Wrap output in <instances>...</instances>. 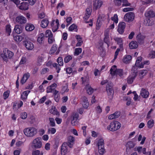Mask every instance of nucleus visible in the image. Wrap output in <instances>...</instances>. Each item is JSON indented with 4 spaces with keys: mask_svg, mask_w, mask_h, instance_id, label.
I'll return each mask as SVG.
<instances>
[{
    "mask_svg": "<svg viewBox=\"0 0 155 155\" xmlns=\"http://www.w3.org/2000/svg\"><path fill=\"white\" fill-rule=\"evenodd\" d=\"M23 132L25 135L28 137L35 136L38 133L37 129L34 127H28L25 128Z\"/></svg>",
    "mask_w": 155,
    "mask_h": 155,
    "instance_id": "1",
    "label": "nucleus"
},
{
    "mask_svg": "<svg viewBox=\"0 0 155 155\" xmlns=\"http://www.w3.org/2000/svg\"><path fill=\"white\" fill-rule=\"evenodd\" d=\"M121 127L120 123L117 121L111 122L110 124L107 126V129L110 131H114L119 129Z\"/></svg>",
    "mask_w": 155,
    "mask_h": 155,
    "instance_id": "2",
    "label": "nucleus"
},
{
    "mask_svg": "<svg viewBox=\"0 0 155 155\" xmlns=\"http://www.w3.org/2000/svg\"><path fill=\"white\" fill-rule=\"evenodd\" d=\"M41 139L40 137H37L34 139L31 143V147L35 149H40L42 146Z\"/></svg>",
    "mask_w": 155,
    "mask_h": 155,
    "instance_id": "3",
    "label": "nucleus"
},
{
    "mask_svg": "<svg viewBox=\"0 0 155 155\" xmlns=\"http://www.w3.org/2000/svg\"><path fill=\"white\" fill-rule=\"evenodd\" d=\"M110 74L111 75L114 76L116 75H118L120 77H121L123 75V72L122 69H117L116 65L112 66L110 70Z\"/></svg>",
    "mask_w": 155,
    "mask_h": 155,
    "instance_id": "4",
    "label": "nucleus"
},
{
    "mask_svg": "<svg viewBox=\"0 0 155 155\" xmlns=\"http://www.w3.org/2000/svg\"><path fill=\"white\" fill-rule=\"evenodd\" d=\"M13 53L8 50L7 48L4 49L3 53L1 54L0 57L4 60H6L7 58H10L13 56Z\"/></svg>",
    "mask_w": 155,
    "mask_h": 155,
    "instance_id": "5",
    "label": "nucleus"
},
{
    "mask_svg": "<svg viewBox=\"0 0 155 155\" xmlns=\"http://www.w3.org/2000/svg\"><path fill=\"white\" fill-rule=\"evenodd\" d=\"M135 15L134 13L130 12L126 13L124 16L125 21L130 22L133 21L134 19Z\"/></svg>",
    "mask_w": 155,
    "mask_h": 155,
    "instance_id": "6",
    "label": "nucleus"
},
{
    "mask_svg": "<svg viewBox=\"0 0 155 155\" xmlns=\"http://www.w3.org/2000/svg\"><path fill=\"white\" fill-rule=\"evenodd\" d=\"M97 145L99 154L101 155L103 154L105 151L103 140L102 139H100L98 141Z\"/></svg>",
    "mask_w": 155,
    "mask_h": 155,
    "instance_id": "7",
    "label": "nucleus"
},
{
    "mask_svg": "<svg viewBox=\"0 0 155 155\" xmlns=\"http://www.w3.org/2000/svg\"><path fill=\"white\" fill-rule=\"evenodd\" d=\"M57 61L59 65L56 63H54L52 64V66L53 67L55 68L57 72L58 73L61 70L59 65L63 66V60L62 57H58L57 60Z\"/></svg>",
    "mask_w": 155,
    "mask_h": 155,
    "instance_id": "8",
    "label": "nucleus"
},
{
    "mask_svg": "<svg viewBox=\"0 0 155 155\" xmlns=\"http://www.w3.org/2000/svg\"><path fill=\"white\" fill-rule=\"evenodd\" d=\"M78 114L77 113H74L70 117L71 123L73 126H75L78 123Z\"/></svg>",
    "mask_w": 155,
    "mask_h": 155,
    "instance_id": "9",
    "label": "nucleus"
},
{
    "mask_svg": "<svg viewBox=\"0 0 155 155\" xmlns=\"http://www.w3.org/2000/svg\"><path fill=\"white\" fill-rule=\"evenodd\" d=\"M103 4V2L101 0H94L93 1V8L97 10L99 9Z\"/></svg>",
    "mask_w": 155,
    "mask_h": 155,
    "instance_id": "10",
    "label": "nucleus"
},
{
    "mask_svg": "<svg viewBox=\"0 0 155 155\" xmlns=\"http://www.w3.org/2000/svg\"><path fill=\"white\" fill-rule=\"evenodd\" d=\"M59 25V21L58 19H56L55 21L54 20H52L51 23V26L52 30L53 32L56 31L57 30Z\"/></svg>",
    "mask_w": 155,
    "mask_h": 155,
    "instance_id": "11",
    "label": "nucleus"
},
{
    "mask_svg": "<svg viewBox=\"0 0 155 155\" xmlns=\"http://www.w3.org/2000/svg\"><path fill=\"white\" fill-rule=\"evenodd\" d=\"M15 21L18 24H23L27 21L26 18L22 15H19L17 16L15 18Z\"/></svg>",
    "mask_w": 155,
    "mask_h": 155,
    "instance_id": "12",
    "label": "nucleus"
},
{
    "mask_svg": "<svg viewBox=\"0 0 155 155\" xmlns=\"http://www.w3.org/2000/svg\"><path fill=\"white\" fill-rule=\"evenodd\" d=\"M104 15H100L98 18L96 25V29L99 30L102 25L103 21L105 20Z\"/></svg>",
    "mask_w": 155,
    "mask_h": 155,
    "instance_id": "13",
    "label": "nucleus"
},
{
    "mask_svg": "<svg viewBox=\"0 0 155 155\" xmlns=\"http://www.w3.org/2000/svg\"><path fill=\"white\" fill-rule=\"evenodd\" d=\"M126 26V24L124 22H120L118 25L117 31L120 34H122L124 32Z\"/></svg>",
    "mask_w": 155,
    "mask_h": 155,
    "instance_id": "14",
    "label": "nucleus"
},
{
    "mask_svg": "<svg viewBox=\"0 0 155 155\" xmlns=\"http://www.w3.org/2000/svg\"><path fill=\"white\" fill-rule=\"evenodd\" d=\"M81 103L84 108H87L89 105L87 98L85 96H83L81 97Z\"/></svg>",
    "mask_w": 155,
    "mask_h": 155,
    "instance_id": "15",
    "label": "nucleus"
},
{
    "mask_svg": "<svg viewBox=\"0 0 155 155\" xmlns=\"http://www.w3.org/2000/svg\"><path fill=\"white\" fill-rule=\"evenodd\" d=\"M145 15L147 18H152L155 16V14L152 9H148L146 11Z\"/></svg>",
    "mask_w": 155,
    "mask_h": 155,
    "instance_id": "16",
    "label": "nucleus"
},
{
    "mask_svg": "<svg viewBox=\"0 0 155 155\" xmlns=\"http://www.w3.org/2000/svg\"><path fill=\"white\" fill-rule=\"evenodd\" d=\"M68 145L67 143H64L61 147V154L62 155H65L68 152Z\"/></svg>",
    "mask_w": 155,
    "mask_h": 155,
    "instance_id": "17",
    "label": "nucleus"
},
{
    "mask_svg": "<svg viewBox=\"0 0 155 155\" xmlns=\"http://www.w3.org/2000/svg\"><path fill=\"white\" fill-rule=\"evenodd\" d=\"M92 11L91 7H89L87 8L86 10L84 18L85 21H87L90 17Z\"/></svg>",
    "mask_w": 155,
    "mask_h": 155,
    "instance_id": "18",
    "label": "nucleus"
},
{
    "mask_svg": "<svg viewBox=\"0 0 155 155\" xmlns=\"http://www.w3.org/2000/svg\"><path fill=\"white\" fill-rule=\"evenodd\" d=\"M140 94L143 98H147L149 97V93L148 91L144 88H142L141 89Z\"/></svg>",
    "mask_w": 155,
    "mask_h": 155,
    "instance_id": "19",
    "label": "nucleus"
},
{
    "mask_svg": "<svg viewBox=\"0 0 155 155\" xmlns=\"http://www.w3.org/2000/svg\"><path fill=\"white\" fill-rule=\"evenodd\" d=\"M142 58L141 57H138L135 63V66L140 68H142L143 67V64L141 62Z\"/></svg>",
    "mask_w": 155,
    "mask_h": 155,
    "instance_id": "20",
    "label": "nucleus"
},
{
    "mask_svg": "<svg viewBox=\"0 0 155 155\" xmlns=\"http://www.w3.org/2000/svg\"><path fill=\"white\" fill-rule=\"evenodd\" d=\"M24 34H22L21 35H17L14 36V39L17 42L19 43L25 37Z\"/></svg>",
    "mask_w": 155,
    "mask_h": 155,
    "instance_id": "21",
    "label": "nucleus"
},
{
    "mask_svg": "<svg viewBox=\"0 0 155 155\" xmlns=\"http://www.w3.org/2000/svg\"><path fill=\"white\" fill-rule=\"evenodd\" d=\"M114 40L117 44L119 45L120 48H123V39L122 38L117 37L114 38Z\"/></svg>",
    "mask_w": 155,
    "mask_h": 155,
    "instance_id": "22",
    "label": "nucleus"
},
{
    "mask_svg": "<svg viewBox=\"0 0 155 155\" xmlns=\"http://www.w3.org/2000/svg\"><path fill=\"white\" fill-rule=\"evenodd\" d=\"M57 84L55 83H54L49 86L47 87L46 92L47 93H51L56 88Z\"/></svg>",
    "mask_w": 155,
    "mask_h": 155,
    "instance_id": "23",
    "label": "nucleus"
},
{
    "mask_svg": "<svg viewBox=\"0 0 155 155\" xmlns=\"http://www.w3.org/2000/svg\"><path fill=\"white\" fill-rule=\"evenodd\" d=\"M68 143H67L70 147H71L74 141V137L73 136H70L68 137Z\"/></svg>",
    "mask_w": 155,
    "mask_h": 155,
    "instance_id": "24",
    "label": "nucleus"
},
{
    "mask_svg": "<svg viewBox=\"0 0 155 155\" xmlns=\"http://www.w3.org/2000/svg\"><path fill=\"white\" fill-rule=\"evenodd\" d=\"M25 46L26 48L29 50H31L34 48V45L33 43L29 41L25 42Z\"/></svg>",
    "mask_w": 155,
    "mask_h": 155,
    "instance_id": "25",
    "label": "nucleus"
},
{
    "mask_svg": "<svg viewBox=\"0 0 155 155\" xmlns=\"http://www.w3.org/2000/svg\"><path fill=\"white\" fill-rule=\"evenodd\" d=\"M147 73V71L146 70H140L138 72V77L140 79H142L146 75Z\"/></svg>",
    "mask_w": 155,
    "mask_h": 155,
    "instance_id": "26",
    "label": "nucleus"
},
{
    "mask_svg": "<svg viewBox=\"0 0 155 155\" xmlns=\"http://www.w3.org/2000/svg\"><path fill=\"white\" fill-rule=\"evenodd\" d=\"M44 39V34L43 33L39 34L37 37V42L39 44L43 43Z\"/></svg>",
    "mask_w": 155,
    "mask_h": 155,
    "instance_id": "27",
    "label": "nucleus"
},
{
    "mask_svg": "<svg viewBox=\"0 0 155 155\" xmlns=\"http://www.w3.org/2000/svg\"><path fill=\"white\" fill-rule=\"evenodd\" d=\"M132 57L130 55H125L123 58V61L125 64L130 63Z\"/></svg>",
    "mask_w": 155,
    "mask_h": 155,
    "instance_id": "28",
    "label": "nucleus"
},
{
    "mask_svg": "<svg viewBox=\"0 0 155 155\" xmlns=\"http://www.w3.org/2000/svg\"><path fill=\"white\" fill-rule=\"evenodd\" d=\"M136 74L134 72H133L132 75H131L129 76L127 78V81L129 84H131L133 82L134 79L136 76Z\"/></svg>",
    "mask_w": 155,
    "mask_h": 155,
    "instance_id": "29",
    "label": "nucleus"
},
{
    "mask_svg": "<svg viewBox=\"0 0 155 155\" xmlns=\"http://www.w3.org/2000/svg\"><path fill=\"white\" fill-rule=\"evenodd\" d=\"M28 5L27 2H23L18 6V8L20 9L27 10L28 8Z\"/></svg>",
    "mask_w": 155,
    "mask_h": 155,
    "instance_id": "30",
    "label": "nucleus"
},
{
    "mask_svg": "<svg viewBox=\"0 0 155 155\" xmlns=\"http://www.w3.org/2000/svg\"><path fill=\"white\" fill-rule=\"evenodd\" d=\"M30 76L29 73H27L24 74L21 80V83L22 84L25 83Z\"/></svg>",
    "mask_w": 155,
    "mask_h": 155,
    "instance_id": "31",
    "label": "nucleus"
},
{
    "mask_svg": "<svg viewBox=\"0 0 155 155\" xmlns=\"http://www.w3.org/2000/svg\"><path fill=\"white\" fill-rule=\"evenodd\" d=\"M50 112L54 115H59V114L56 107L54 106L52 107L49 110Z\"/></svg>",
    "mask_w": 155,
    "mask_h": 155,
    "instance_id": "32",
    "label": "nucleus"
},
{
    "mask_svg": "<svg viewBox=\"0 0 155 155\" xmlns=\"http://www.w3.org/2000/svg\"><path fill=\"white\" fill-rule=\"evenodd\" d=\"M30 92V91L28 90L26 91L23 92L21 95V99L23 101L26 100Z\"/></svg>",
    "mask_w": 155,
    "mask_h": 155,
    "instance_id": "33",
    "label": "nucleus"
},
{
    "mask_svg": "<svg viewBox=\"0 0 155 155\" xmlns=\"http://www.w3.org/2000/svg\"><path fill=\"white\" fill-rule=\"evenodd\" d=\"M120 115V113L119 112H116L114 113L111 114L109 116L108 119L112 120L118 117Z\"/></svg>",
    "mask_w": 155,
    "mask_h": 155,
    "instance_id": "34",
    "label": "nucleus"
},
{
    "mask_svg": "<svg viewBox=\"0 0 155 155\" xmlns=\"http://www.w3.org/2000/svg\"><path fill=\"white\" fill-rule=\"evenodd\" d=\"M75 37L77 40L78 43L76 45V46H80L83 43V41L82 38L79 35H77Z\"/></svg>",
    "mask_w": 155,
    "mask_h": 155,
    "instance_id": "35",
    "label": "nucleus"
},
{
    "mask_svg": "<svg viewBox=\"0 0 155 155\" xmlns=\"http://www.w3.org/2000/svg\"><path fill=\"white\" fill-rule=\"evenodd\" d=\"M129 47L131 49H135L138 47V44L136 41H132L129 44Z\"/></svg>",
    "mask_w": 155,
    "mask_h": 155,
    "instance_id": "36",
    "label": "nucleus"
},
{
    "mask_svg": "<svg viewBox=\"0 0 155 155\" xmlns=\"http://www.w3.org/2000/svg\"><path fill=\"white\" fill-rule=\"evenodd\" d=\"M49 21L47 19H44L42 20L41 22V26L43 28H46L48 25Z\"/></svg>",
    "mask_w": 155,
    "mask_h": 155,
    "instance_id": "37",
    "label": "nucleus"
},
{
    "mask_svg": "<svg viewBox=\"0 0 155 155\" xmlns=\"http://www.w3.org/2000/svg\"><path fill=\"white\" fill-rule=\"evenodd\" d=\"M14 31L18 34H20L22 32V28L19 25H16L14 29Z\"/></svg>",
    "mask_w": 155,
    "mask_h": 155,
    "instance_id": "38",
    "label": "nucleus"
},
{
    "mask_svg": "<svg viewBox=\"0 0 155 155\" xmlns=\"http://www.w3.org/2000/svg\"><path fill=\"white\" fill-rule=\"evenodd\" d=\"M34 25L31 24H27L25 27L26 30L28 31H32L34 29Z\"/></svg>",
    "mask_w": 155,
    "mask_h": 155,
    "instance_id": "39",
    "label": "nucleus"
},
{
    "mask_svg": "<svg viewBox=\"0 0 155 155\" xmlns=\"http://www.w3.org/2000/svg\"><path fill=\"white\" fill-rule=\"evenodd\" d=\"M137 40L139 43H143L145 38V36L141 34H138L137 37Z\"/></svg>",
    "mask_w": 155,
    "mask_h": 155,
    "instance_id": "40",
    "label": "nucleus"
},
{
    "mask_svg": "<svg viewBox=\"0 0 155 155\" xmlns=\"http://www.w3.org/2000/svg\"><path fill=\"white\" fill-rule=\"evenodd\" d=\"M86 89L87 94L89 95L91 94L93 92L94 90L89 84L86 86Z\"/></svg>",
    "mask_w": 155,
    "mask_h": 155,
    "instance_id": "41",
    "label": "nucleus"
},
{
    "mask_svg": "<svg viewBox=\"0 0 155 155\" xmlns=\"http://www.w3.org/2000/svg\"><path fill=\"white\" fill-rule=\"evenodd\" d=\"M151 18H147L145 21L146 25L147 26H151L154 24V22Z\"/></svg>",
    "mask_w": 155,
    "mask_h": 155,
    "instance_id": "42",
    "label": "nucleus"
},
{
    "mask_svg": "<svg viewBox=\"0 0 155 155\" xmlns=\"http://www.w3.org/2000/svg\"><path fill=\"white\" fill-rule=\"evenodd\" d=\"M32 155H43V152L39 150H36L32 151Z\"/></svg>",
    "mask_w": 155,
    "mask_h": 155,
    "instance_id": "43",
    "label": "nucleus"
},
{
    "mask_svg": "<svg viewBox=\"0 0 155 155\" xmlns=\"http://www.w3.org/2000/svg\"><path fill=\"white\" fill-rule=\"evenodd\" d=\"M53 94L54 95L55 99L56 101H58L59 99L60 98L59 95V91L56 90L53 91Z\"/></svg>",
    "mask_w": 155,
    "mask_h": 155,
    "instance_id": "44",
    "label": "nucleus"
},
{
    "mask_svg": "<svg viewBox=\"0 0 155 155\" xmlns=\"http://www.w3.org/2000/svg\"><path fill=\"white\" fill-rule=\"evenodd\" d=\"M111 20L114 21V23L117 24L118 22V18L117 14H115L111 18Z\"/></svg>",
    "mask_w": 155,
    "mask_h": 155,
    "instance_id": "45",
    "label": "nucleus"
},
{
    "mask_svg": "<svg viewBox=\"0 0 155 155\" xmlns=\"http://www.w3.org/2000/svg\"><path fill=\"white\" fill-rule=\"evenodd\" d=\"M6 31L8 35H10L12 32L11 26L10 25H7L6 26Z\"/></svg>",
    "mask_w": 155,
    "mask_h": 155,
    "instance_id": "46",
    "label": "nucleus"
},
{
    "mask_svg": "<svg viewBox=\"0 0 155 155\" xmlns=\"http://www.w3.org/2000/svg\"><path fill=\"white\" fill-rule=\"evenodd\" d=\"M48 120L50 125L51 127H54L55 125V123L54 119L52 117H49Z\"/></svg>",
    "mask_w": 155,
    "mask_h": 155,
    "instance_id": "47",
    "label": "nucleus"
},
{
    "mask_svg": "<svg viewBox=\"0 0 155 155\" xmlns=\"http://www.w3.org/2000/svg\"><path fill=\"white\" fill-rule=\"evenodd\" d=\"M154 124V121L153 120L151 119L149 120L147 122V127L148 128H152Z\"/></svg>",
    "mask_w": 155,
    "mask_h": 155,
    "instance_id": "48",
    "label": "nucleus"
},
{
    "mask_svg": "<svg viewBox=\"0 0 155 155\" xmlns=\"http://www.w3.org/2000/svg\"><path fill=\"white\" fill-rule=\"evenodd\" d=\"M46 37H49L53 36L51 31L49 30H47L44 34V36Z\"/></svg>",
    "mask_w": 155,
    "mask_h": 155,
    "instance_id": "49",
    "label": "nucleus"
},
{
    "mask_svg": "<svg viewBox=\"0 0 155 155\" xmlns=\"http://www.w3.org/2000/svg\"><path fill=\"white\" fill-rule=\"evenodd\" d=\"M134 146V144H133V142L131 141H129L128 142L126 145V147L127 148H132Z\"/></svg>",
    "mask_w": 155,
    "mask_h": 155,
    "instance_id": "50",
    "label": "nucleus"
},
{
    "mask_svg": "<svg viewBox=\"0 0 155 155\" xmlns=\"http://www.w3.org/2000/svg\"><path fill=\"white\" fill-rule=\"evenodd\" d=\"M82 52V49L81 48H77L75 49L74 54L76 55H78Z\"/></svg>",
    "mask_w": 155,
    "mask_h": 155,
    "instance_id": "51",
    "label": "nucleus"
},
{
    "mask_svg": "<svg viewBox=\"0 0 155 155\" xmlns=\"http://www.w3.org/2000/svg\"><path fill=\"white\" fill-rule=\"evenodd\" d=\"M57 46L56 45H54L51 48L50 51V53L51 54H54L57 50Z\"/></svg>",
    "mask_w": 155,
    "mask_h": 155,
    "instance_id": "52",
    "label": "nucleus"
},
{
    "mask_svg": "<svg viewBox=\"0 0 155 155\" xmlns=\"http://www.w3.org/2000/svg\"><path fill=\"white\" fill-rule=\"evenodd\" d=\"M104 42L107 44L108 45V44L110 41V38L109 37V35H104Z\"/></svg>",
    "mask_w": 155,
    "mask_h": 155,
    "instance_id": "53",
    "label": "nucleus"
},
{
    "mask_svg": "<svg viewBox=\"0 0 155 155\" xmlns=\"http://www.w3.org/2000/svg\"><path fill=\"white\" fill-rule=\"evenodd\" d=\"M56 132V130L54 128H49L48 130V133L49 134H53Z\"/></svg>",
    "mask_w": 155,
    "mask_h": 155,
    "instance_id": "54",
    "label": "nucleus"
},
{
    "mask_svg": "<svg viewBox=\"0 0 155 155\" xmlns=\"http://www.w3.org/2000/svg\"><path fill=\"white\" fill-rule=\"evenodd\" d=\"M69 91L68 89V87L67 85L63 86L62 87L61 91L62 94H64L65 92H68Z\"/></svg>",
    "mask_w": 155,
    "mask_h": 155,
    "instance_id": "55",
    "label": "nucleus"
},
{
    "mask_svg": "<svg viewBox=\"0 0 155 155\" xmlns=\"http://www.w3.org/2000/svg\"><path fill=\"white\" fill-rule=\"evenodd\" d=\"M27 59L25 57H22L20 61V64H24L26 62Z\"/></svg>",
    "mask_w": 155,
    "mask_h": 155,
    "instance_id": "56",
    "label": "nucleus"
},
{
    "mask_svg": "<svg viewBox=\"0 0 155 155\" xmlns=\"http://www.w3.org/2000/svg\"><path fill=\"white\" fill-rule=\"evenodd\" d=\"M123 4L122 6H129L130 5V4L128 2L127 0H123L122 2Z\"/></svg>",
    "mask_w": 155,
    "mask_h": 155,
    "instance_id": "57",
    "label": "nucleus"
},
{
    "mask_svg": "<svg viewBox=\"0 0 155 155\" xmlns=\"http://www.w3.org/2000/svg\"><path fill=\"white\" fill-rule=\"evenodd\" d=\"M149 57L150 58H155V51H151L150 52Z\"/></svg>",
    "mask_w": 155,
    "mask_h": 155,
    "instance_id": "58",
    "label": "nucleus"
},
{
    "mask_svg": "<svg viewBox=\"0 0 155 155\" xmlns=\"http://www.w3.org/2000/svg\"><path fill=\"white\" fill-rule=\"evenodd\" d=\"M103 45V43L102 42L99 43L97 45V47L101 51H102L104 50Z\"/></svg>",
    "mask_w": 155,
    "mask_h": 155,
    "instance_id": "59",
    "label": "nucleus"
},
{
    "mask_svg": "<svg viewBox=\"0 0 155 155\" xmlns=\"http://www.w3.org/2000/svg\"><path fill=\"white\" fill-rule=\"evenodd\" d=\"M106 90L110 95L111 94L112 96V93L113 92V89L112 87H109L108 86L106 87Z\"/></svg>",
    "mask_w": 155,
    "mask_h": 155,
    "instance_id": "60",
    "label": "nucleus"
},
{
    "mask_svg": "<svg viewBox=\"0 0 155 155\" xmlns=\"http://www.w3.org/2000/svg\"><path fill=\"white\" fill-rule=\"evenodd\" d=\"M120 48H118L117 49L116 51L115 52L114 58L113 60V61H114L117 58V55H118L120 51Z\"/></svg>",
    "mask_w": 155,
    "mask_h": 155,
    "instance_id": "61",
    "label": "nucleus"
},
{
    "mask_svg": "<svg viewBox=\"0 0 155 155\" xmlns=\"http://www.w3.org/2000/svg\"><path fill=\"white\" fill-rule=\"evenodd\" d=\"M21 118L22 119H25L27 117V114L25 112L22 113L21 114Z\"/></svg>",
    "mask_w": 155,
    "mask_h": 155,
    "instance_id": "62",
    "label": "nucleus"
},
{
    "mask_svg": "<svg viewBox=\"0 0 155 155\" xmlns=\"http://www.w3.org/2000/svg\"><path fill=\"white\" fill-rule=\"evenodd\" d=\"M77 28L76 26L74 24L71 25L69 28L68 30L69 31H72Z\"/></svg>",
    "mask_w": 155,
    "mask_h": 155,
    "instance_id": "63",
    "label": "nucleus"
},
{
    "mask_svg": "<svg viewBox=\"0 0 155 155\" xmlns=\"http://www.w3.org/2000/svg\"><path fill=\"white\" fill-rule=\"evenodd\" d=\"M9 91H7L5 92L3 94V97L4 99H7L9 96Z\"/></svg>",
    "mask_w": 155,
    "mask_h": 155,
    "instance_id": "64",
    "label": "nucleus"
}]
</instances>
